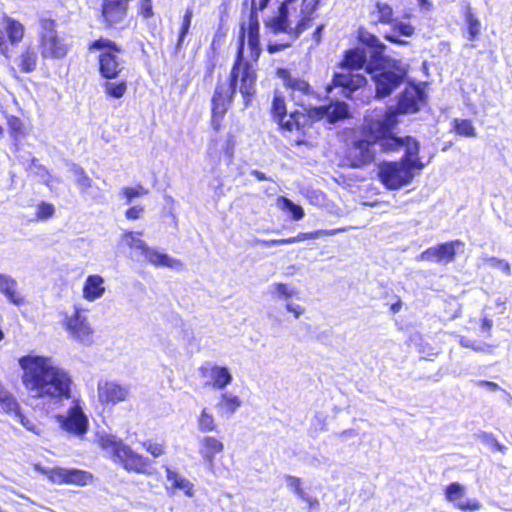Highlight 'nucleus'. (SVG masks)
I'll return each mask as SVG.
<instances>
[{"label": "nucleus", "instance_id": "f257e3e1", "mask_svg": "<svg viewBox=\"0 0 512 512\" xmlns=\"http://www.w3.org/2000/svg\"><path fill=\"white\" fill-rule=\"evenodd\" d=\"M262 53L260 23L256 9H251L247 23H241L235 57L227 78L243 98L244 107L252 103L257 93L258 61Z\"/></svg>", "mask_w": 512, "mask_h": 512}, {"label": "nucleus", "instance_id": "f03ea898", "mask_svg": "<svg viewBox=\"0 0 512 512\" xmlns=\"http://www.w3.org/2000/svg\"><path fill=\"white\" fill-rule=\"evenodd\" d=\"M270 117L278 126V130L285 136L295 135L293 144L296 146L307 145V136L312 126L326 118L329 123L348 117V106L344 102H336L332 105L303 106L302 110L294 109L288 114L285 96L275 90L270 109Z\"/></svg>", "mask_w": 512, "mask_h": 512}, {"label": "nucleus", "instance_id": "7ed1b4c3", "mask_svg": "<svg viewBox=\"0 0 512 512\" xmlns=\"http://www.w3.org/2000/svg\"><path fill=\"white\" fill-rule=\"evenodd\" d=\"M18 365L21 383L32 398L52 402L71 398L72 378L51 357L29 353L18 358Z\"/></svg>", "mask_w": 512, "mask_h": 512}, {"label": "nucleus", "instance_id": "20e7f679", "mask_svg": "<svg viewBox=\"0 0 512 512\" xmlns=\"http://www.w3.org/2000/svg\"><path fill=\"white\" fill-rule=\"evenodd\" d=\"M356 40L370 51L366 73L372 75L376 98L390 96L404 83L408 72L406 66L399 59L385 56L386 45L366 28L357 29Z\"/></svg>", "mask_w": 512, "mask_h": 512}, {"label": "nucleus", "instance_id": "39448f33", "mask_svg": "<svg viewBox=\"0 0 512 512\" xmlns=\"http://www.w3.org/2000/svg\"><path fill=\"white\" fill-rule=\"evenodd\" d=\"M89 51H99L98 71L105 80L102 84L108 98L120 99L128 90L127 79H118L124 70L125 61L122 59L123 48L115 41L99 37L88 44Z\"/></svg>", "mask_w": 512, "mask_h": 512}, {"label": "nucleus", "instance_id": "423d86ee", "mask_svg": "<svg viewBox=\"0 0 512 512\" xmlns=\"http://www.w3.org/2000/svg\"><path fill=\"white\" fill-rule=\"evenodd\" d=\"M98 447L115 464L121 466L126 472L150 476L153 474V465L150 459L136 452L122 439L104 434L96 439Z\"/></svg>", "mask_w": 512, "mask_h": 512}, {"label": "nucleus", "instance_id": "0eeeda50", "mask_svg": "<svg viewBox=\"0 0 512 512\" xmlns=\"http://www.w3.org/2000/svg\"><path fill=\"white\" fill-rule=\"evenodd\" d=\"M424 163L417 156H402L399 161L383 162L379 166L378 177L390 190H397L410 184L422 169Z\"/></svg>", "mask_w": 512, "mask_h": 512}, {"label": "nucleus", "instance_id": "6e6552de", "mask_svg": "<svg viewBox=\"0 0 512 512\" xmlns=\"http://www.w3.org/2000/svg\"><path fill=\"white\" fill-rule=\"evenodd\" d=\"M377 136L372 131H363L362 136L354 138L347 144L343 156L342 164L348 168H362L375 161L374 144L377 142Z\"/></svg>", "mask_w": 512, "mask_h": 512}, {"label": "nucleus", "instance_id": "1a4fd4ad", "mask_svg": "<svg viewBox=\"0 0 512 512\" xmlns=\"http://www.w3.org/2000/svg\"><path fill=\"white\" fill-rule=\"evenodd\" d=\"M62 326L73 341L84 346L94 343L95 330L82 308L74 306L72 314L64 316Z\"/></svg>", "mask_w": 512, "mask_h": 512}, {"label": "nucleus", "instance_id": "9d476101", "mask_svg": "<svg viewBox=\"0 0 512 512\" xmlns=\"http://www.w3.org/2000/svg\"><path fill=\"white\" fill-rule=\"evenodd\" d=\"M131 0H102L99 21L106 30H122L127 27Z\"/></svg>", "mask_w": 512, "mask_h": 512}, {"label": "nucleus", "instance_id": "9b49d317", "mask_svg": "<svg viewBox=\"0 0 512 512\" xmlns=\"http://www.w3.org/2000/svg\"><path fill=\"white\" fill-rule=\"evenodd\" d=\"M60 427L69 434L83 437L89 429V421L78 401L68 408L66 415H58Z\"/></svg>", "mask_w": 512, "mask_h": 512}, {"label": "nucleus", "instance_id": "f8f14e48", "mask_svg": "<svg viewBox=\"0 0 512 512\" xmlns=\"http://www.w3.org/2000/svg\"><path fill=\"white\" fill-rule=\"evenodd\" d=\"M366 85L367 78L364 75L348 70L334 73L326 90L330 92L332 89L338 88L342 97L351 99L354 92Z\"/></svg>", "mask_w": 512, "mask_h": 512}, {"label": "nucleus", "instance_id": "ddd939ff", "mask_svg": "<svg viewBox=\"0 0 512 512\" xmlns=\"http://www.w3.org/2000/svg\"><path fill=\"white\" fill-rule=\"evenodd\" d=\"M47 479L56 485L85 486L92 481V474L76 468L54 467L42 470Z\"/></svg>", "mask_w": 512, "mask_h": 512}, {"label": "nucleus", "instance_id": "4468645a", "mask_svg": "<svg viewBox=\"0 0 512 512\" xmlns=\"http://www.w3.org/2000/svg\"><path fill=\"white\" fill-rule=\"evenodd\" d=\"M277 76L282 80L289 98L296 104H300L303 97L314 95V89L309 82L302 77L293 75L288 69L279 68Z\"/></svg>", "mask_w": 512, "mask_h": 512}, {"label": "nucleus", "instance_id": "2eb2a0df", "mask_svg": "<svg viewBox=\"0 0 512 512\" xmlns=\"http://www.w3.org/2000/svg\"><path fill=\"white\" fill-rule=\"evenodd\" d=\"M377 136V142L384 151H398L405 147L403 156H417L419 154V143L416 139L410 136L404 138L395 136L391 133H374Z\"/></svg>", "mask_w": 512, "mask_h": 512}, {"label": "nucleus", "instance_id": "dca6fc26", "mask_svg": "<svg viewBox=\"0 0 512 512\" xmlns=\"http://www.w3.org/2000/svg\"><path fill=\"white\" fill-rule=\"evenodd\" d=\"M464 243L459 240H451L425 249L420 254V259L425 261H436L438 263H450L454 261L457 248L463 247Z\"/></svg>", "mask_w": 512, "mask_h": 512}, {"label": "nucleus", "instance_id": "f3484780", "mask_svg": "<svg viewBox=\"0 0 512 512\" xmlns=\"http://www.w3.org/2000/svg\"><path fill=\"white\" fill-rule=\"evenodd\" d=\"M424 99V91L418 85L409 84L400 93L396 107L401 114L416 113Z\"/></svg>", "mask_w": 512, "mask_h": 512}, {"label": "nucleus", "instance_id": "a211bd4d", "mask_svg": "<svg viewBox=\"0 0 512 512\" xmlns=\"http://www.w3.org/2000/svg\"><path fill=\"white\" fill-rule=\"evenodd\" d=\"M98 399L101 404L115 405L127 400L129 389L127 386L121 385L113 381L99 382L97 385Z\"/></svg>", "mask_w": 512, "mask_h": 512}, {"label": "nucleus", "instance_id": "6ab92c4d", "mask_svg": "<svg viewBox=\"0 0 512 512\" xmlns=\"http://www.w3.org/2000/svg\"><path fill=\"white\" fill-rule=\"evenodd\" d=\"M348 227H339L335 229H319L310 232H301L296 236L284 238V239H268V240H260L259 243L264 247H271L277 245H287L293 244L305 240L316 239L323 236H333L339 233L346 232Z\"/></svg>", "mask_w": 512, "mask_h": 512}, {"label": "nucleus", "instance_id": "aec40b11", "mask_svg": "<svg viewBox=\"0 0 512 512\" xmlns=\"http://www.w3.org/2000/svg\"><path fill=\"white\" fill-rule=\"evenodd\" d=\"M39 48L43 58L62 59L68 52L67 45L58 33L41 34Z\"/></svg>", "mask_w": 512, "mask_h": 512}, {"label": "nucleus", "instance_id": "412c9836", "mask_svg": "<svg viewBox=\"0 0 512 512\" xmlns=\"http://www.w3.org/2000/svg\"><path fill=\"white\" fill-rule=\"evenodd\" d=\"M235 94L236 90L230 84L218 83L211 97V112L226 114L233 103Z\"/></svg>", "mask_w": 512, "mask_h": 512}, {"label": "nucleus", "instance_id": "4be33fe9", "mask_svg": "<svg viewBox=\"0 0 512 512\" xmlns=\"http://www.w3.org/2000/svg\"><path fill=\"white\" fill-rule=\"evenodd\" d=\"M7 132L13 152H18L23 141L29 135V127L25 121L16 115H6Z\"/></svg>", "mask_w": 512, "mask_h": 512}, {"label": "nucleus", "instance_id": "5701e85b", "mask_svg": "<svg viewBox=\"0 0 512 512\" xmlns=\"http://www.w3.org/2000/svg\"><path fill=\"white\" fill-rule=\"evenodd\" d=\"M369 61L367 59L366 51L363 48H349L343 52L342 59L338 63V67L346 70H361L366 71Z\"/></svg>", "mask_w": 512, "mask_h": 512}, {"label": "nucleus", "instance_id": "b1692460", "mask_svg": "<svg viewBox=\"0 0 512 512\" xmlns=\"http://www.w3.org/2000/svg\"><path fill=\"white\" fill-rule=\"evenodd\" d=\"M224 443L214 436H204L199 445V454L211 468L215 465L216 456L224 452Z\"/></svg>", "mask_w": 512, "mask_h": 512}, {"label": "nucleus", "instance_id": "393cba45", "mask_svg": "<svg viewBox=\"0 0 512 512\" xmlns=\"http://www.w3.org/2000/svg\"><path fill=\"white\" fill-rule=\"evenodd\" d=\"M199 372L202 377H206L208 373H210L212 378V387L218 390L224 389L227 385H229L233 377L229 371V369L225 366H217L213 365L211 367L201 366L199 368Z\"/></svg>", "mask_w": 512, "mask_h": 512}, {"label": "nucleus", "instance_id": "a878e982", "mask_svg": "<svg viewBox=\"0 0 512 512\" xmlns=\"http://www.w3.org/2000/svg\"><path fill=\"white\" fill-rule=\"evenodd\" d=\"M145 259L156 267H167L178 269L182 267V262L178 259L169 257L166 253H162L157 249L147 247L142 254Z\"/></svg>", "mask_w": 512, "mask_h": 512}, {"label": "nucleus", "instance_id": "bb28decb", "mask_svg": "<svg viewBox=\"0 0 512 512\" xmlns=\"http://www.w3.org/2000/svg\"><path fill=\"white\" fill-rule=\"evenodd\" d=\"M266 26L272 33H286L290 36L292 27L289 26V12L286 3H281L278 7V14L269 19Z\"/></svg>", "mask_w": 512, "mask_h": 512}, {"label": "nucleus", "instance_id": "cd10ccee", "mask_svg": "<svg viewBox=\"0 0 512 512\" xmlns=\"http://www.w3.org/2000/svg\"><path fill=\"white\" fill-rule=\"evenodd\" d=\"M0 292L16 306L25 303V298L17 291V281L10 275L0 273Z\"/></svg>", "mask_w": 512, "mask_h": 512}, {"label": "nucleus", "instance_id": "c85d7f7f", "mask_svg": "<svg viewBox=\"0 0 512 512\" xmlns=\"http://www.w3.org/2000/svg\"><path fill=\"white\" fill-rule=\"evenodd\" d=\"M370 16L373 18L372 24L374 26L379 24L391 25L395 20L393 7L382 1L375 2L374 10L370 12Z\"/></svg>", "mask_w": 512, "mask_h": 512}, {"label": "nucleus", "instance_id": "c756f323", "mask_svg": "<svg viewBox=\"0 0 512 512\" xmlns=\"http://www.w3.org/2000/svg\"><path fill=\"white\" fill-rule=\"evenodd\" d=\"M104 279L98 275L93 274L87 276L83 286V297L88 301H94L100 298L104 292Z\"/></svg>", "mask_w": 512, "mask_h": 512}, {"label": "nucleus", "instance_id": "7c9ffc66", "mask_svg": "<svg viewBox=\"0 0 512 512\" xmlns=\"http://www.w3.org/2000/svg\"><path fill=\"white\" fill-rule=\"evenodd\" d=\"M17 67L21 73H32L37 68L38 55L35 49L27 46L16 58Z\"/></svg>", "mask_w": 512, "mask_h": 512}, {"label": "nucleus", "instance_id": "2f4dec72", "mask_svg": "<svg viewBox=\"0 0 512 512\" xmlns=\"http://www.w3.org/2000/svg\"><path fill=\"white\" fill-rule=\"evenodd\" d=\"M401 114L396 106L389 107L383 117L374 122L377 133H391L398 124V115Z\"/></svg>", "mask_w": 512, "mask_h": 512}, {"label": "nucleus", "instance_id": "473e14b6", "mask_svg": "<svg viewBox=\"0 0 512 512\" xmlns=\"http://www.w3.org/2000/svg\"><path fill=\"white\" fill-rule=\"evenodd\" d=\"M3 21L9 42L12 45L20 43L24 38L25 32L23 24L11 17H4Z\"/></svg>", "mask_w": 512, "mask_h": 512}, {"label": "nucleus", "instance_id": "72a5a7b5", "mask_svg": "<svg viewBox=\"0 0 512 512\" xmlns=\"http://www.w3.org/2000/svg\"><path fill=\"white\" fill-rule=\"evenodd\" d=\"M285 480L288 486L293 492L303 501H305L310 509L315 508L319 505V501L316 497L307 495L301 486V479L295 476L287 475Z\"/></svg>", "mask_w": 512, "mask_h": 512}, {"label": "nucleus", "instance_id": "f704fd0d", "mask_svg": "<svg viewBox=\"0 0 512 512\" xmlns=\"http://www.w3.org/2000/svg\"><path fill=\"white\" fill-rule=\"evenodd\" d=\"M317 17V14L310 12L309 10L302 8L300 11L299 20L296 25L292 27L290 37L297 39L303 32L308 30L312 26L313 20Z\"/></svg>", "mask_w": 512, "mask_h": 512}, {"label": "nucleus", "instance_id": "c9c22d12", "mask_svg": "<svg viewBox=\"0 0 512 512\" xmlns=\"http://www.w3.org/2000/svg\"><path fill=\"white\" fill-rule=\"evenodd\" d=\"M464 19L467 25L468 39L470 41L477 39L481 32V23L469 4L465 6Z\"/></svg>", "mask_w": 512, "mask_h": 512}, {"label": "nucleus", "instance_id": "e433bc0d", "mask_svg": "<svg viewBox=\"0 0 512 512\" xmlns=\"http://www.w3.org/2000/svg\"><path fill=\"white\" fill-rule=\"evenodd\" d=\"M72 172L75 178V183L81 193H87L93 188L94 182L83 167L79 165H73Z\"/></svg>", "mask_w": 512, "mask_h": 512}, {"label": "nucleus", "instance_id": "4c0bfd02", "mask_svg": "<svg viewBox=\"0 0 512 512\" xmlns=\"http://www.w3.org/2000/svg\"><path fill=\"white\" fill-rule=\"evenodd\" d=\"M192 18H193V10L191 8H187L182 17L181 26L179 28L178 39L175 44L176 51L181 50L184 45L185 37L188 35L190 27H191Z\"/></svg>", "mask_w": 512, "mask_h": 512}, {"label": "nucleus", "instance_id": "58836bf2", "mask_svg": "<svg viewBox=\"0 0 512 512\" xmlns=\"http://www.w3.org/2000/svg\"><path fill=\"white\" fill-rule=\"evenodd\" d=\"M166 477L173 489L182 490L187 495H191L193 485L187 479L182 478L177 472L169 468H166Z\"/></svg>", "mask_w": 512, "mask_h": 512}, {"label": "nucleus", "instance_id": "ea45409f", "mask_svg": "<svg viewBox=\"0 0 512 512\" xmlns=\"http://www.w3.org/2000/svg\"><path fill=\"white\" fill-rule=\"evenodd\" d=\"M19 403L13 394L0 383V408L7 414L17 411Z\"/></svg>", "mask_w": 512, "mask_h": 512}, {"label": "nucleus", "instance_id": "a19ab883", "mask_svg": "<svg viewBox=\"0 0 512 512\" xmlns=\"http://www.w3.org/2000/svg\"><path fill=\"white\" fill-rule=\"evenodd\" d=\"M198 429L202 433L213 432L217 428V424L213 415L206 408L202 409L197 418Z\"/></svg>", "mask_w": 512, "mask_h": 512}, {"label": "nucleus", "instance_id": "79ce46f5", "mask_svg": "<svg viewBox=\"0 0 512 512\" xmlns=\"http://www.w3.org/2000/svg\"><path fill=\"white\" fill-rule=\"evenodd\" d=\"M453 130L456 134L464 137H475L476 130L470 119H454L452 122Z\"/></svg>", "mask_w": 512, "mask_h": 512}, {"label": "nucleus", "instance_id": "37998d69", "mask_svg": "<svg viewBox=\"0 0 512 512\" xmlns=\"http://www.w3.org/2000/svg\"><path fill=\"white\" fill-rule=\"evenodd\" d=\"M141 235H142V232H140V231H138V232L125 231L122 234V239L125 241V244L129 248L138 249L143 254V252L146 250L148 245L142 239L139 238V236H141Z\"/></svg>", "mask_w": 512, "mask_h": 512}, {"label": "nucleus", "instance_id": "c03bdc74", "mask_svg": "<svg viewBox=\"0 0 512 512\" xmlns=\"http://www.w3.org/2000/svg\"><path fill=\"white\" fill-rule=\"evenodd\" d=\"M142 447L153 458H158L166 453V443L164 440L158 442L152 439H147L142 442Z\"/></svg>", "mask_w": 512, "mask_h": 512}, {"label": "nucleus", "instance_id": "a18cd8bd", "mask_svg": "<svg viewBox=\"0 0 512 512\" xmlns=\"http://www.w3.org/2000/svg\"><path fill=\"white\" fill-rule=\"evenodd\" d=\"M241 405L240 399L231 394L223 393L220 397L218 406L227 413H234Z\"/></svg>", "mask_w": 512, "mask_h": 512}, {"label": "nucleus", "instance_id": "49530a36", "mask_svg": "<svg viewBox=\"0 0 512 512\" xmlns=\"http://www.w3.org/2000/svg\"><path fill=\"white\" fill-rule=\"evenodd\" d=\"M55 207L53 204L48 202H40L37 205V210L35 212V219L37 221H44L50 219L54 216Z\"/></svg>", "mask_w": 512, "mask_h": 512}, {"label": "nucleus", "instance_id": "de8ad7c7", "mask_svg": "<svg viewBox=\"0 0 512 512\" xmlns=\"http://www.w3.org/2000/svg\"><path fill=\"white\" fill-rule=\"evenodd\" d=\"M445 498L450 502H455L457 499L463 497L465 490L464 487L458 482H452L445 487Z\"/></svg>", "mask_w": 512, "mask_h": 512}, {"label": "nucleus", "instance_id": "09e8293b", "mask_svg": "<svg viewBox=\"0 0 512 512\" xmlns=\"http://www.w3.org/2000/svg\"><path fill=\"white\" fill-rule=\"evenodd\" d=\"M121 194L126 199V202L129 203L134 198L148 194V190L145 189L141 184H137L134 187H124L121 190Z\"/></svg>", "mask_w": 512, "mask_h": 512}, {"label": "nucleus", "instance_id": "8fccbe9b", "mask_svg": "<svg viewBox=\"0 0 512 512\" xmlns=\"http://www.w3.org/2000/svg\"><path fill=\"white\" fill-rule=\"evenodd\" d=\"M281 201L283 203V208L287 209L291 213L294 220H300L304 217V210L301 206L293 203L286 197H281Z\"/></svg>", "mask_w": 512, "mask_h": 512}, {"label": "nucleus", "instance_id": "3c124183", "mask_svg": "<svg viewBox=\"0 0 512 512\" xmlns=\"http://www.w3.org/2000/svg\"><path fill=\"white\" fill-rule=\"evenodd\" d=\"M137 14L143 19H150L154 16L153 1L139 0L137 3Z\"/></svg>", "mask_w": 512, "mask_h": 512}, {"label": "nucleus", "instance_id": "603ef678", "mask_svg": "<svg viewBox=\"0 0 512 512\" xmlns=\"http://www.w3.org/2000/svg\"><path fill=\"white\" fill-rule=\"evenodd\" d=\"M393 31L399 36L411 37L415 34V27L408 22H393L391 24Z\"/></svg>", "mask_w": 512, "mask_h": 512}, {"label": "nucleus", "instance_id": "864d4df0", "mask_svg": "<svg viewBox=\"0 0 512 512\" xmlns=\"http://www.w3.org/2000/svg\"><path fill=\"white\" fill-rule=\"evenodd\" d=\"M12 414L18 419V421L29 431L35 432L37 426L32 419L24 415L21 411L20 405L17 407V411H13Z\"/></svg>", "mask_w": 512, "mask_h": 512}, {"label": "nucleus", "instance_id": "5fc2aeb1", "mask_svg": "<svg viewBox=\"0 0 512 512\" xmlns=\"http://www.w3.org/2000/svg\"><path fill=\"white\" fill-rule=\"evenodd\" d=\"M235 145V135L232 133H228L223 146V154L228 160H232L234 157Z\"/></svg>", "mask_w": 512, "mask_h": 512}, {"label": "nucleus", "instance_id": "6e6d98bb", "mask_svg": "<svg viewBox=\"0 0 512 512\" xmlns=\"http://www.w3.org/2000/svg\"><path fill=\"white\" fill-rule=\"evenodd\" d=\"M455 507L463 512H473L481 508V504L478 500L472 499L465 502L455 503Z\"/></svg>", "mask_w": 512, "mask_h": 512}, {"label": "nucleus", "instance_id": "4d7b16f0", "mask_svg": "<svg viewBox=\"0 0 512 512\" xmlns=\"http://www.w3.org/2000/svg\"><path fill=\"white\" fill-rule=\"evenodd\" d=\"M226 114L211 112L210 127L214 133H219L223 128V121Z\"/></svg>", "mask_w": 512, "mask_h": 512}, {"label": "nucleus", "instance_id": "13d9d810", "mask_svg": "<svg viewBox=\"0 0 512 512\" xmlns=\"http://www.w3.org/2000/svg\"><path fill=\"white\" fill-rule=\"evenodd\" d=\"M274 289L280 297L286 299L291 298L295 294V291L293 289L289 288L287 284L281 282L275 283Z\"/></svg>", "mask_w": 512, "mask_h": 512}, {"label": "nucleus", "instance_id": "bf43d9fd", "mask_svg": "<svg viewBox=\"0 0 512 512\" xmlns=\"http://www.w3.org/2000/svg\"><path fill=\"white\" fill-rule=\"evenodd\" d=\"M143 213H144V207L142 205H135V206L129 207L125 211V217L128 220H137L142 217Z\"/></svg>", "mask_w": 512, "mask_h": 512}, {"label": "nucleus", "instance_id": "052dcab7", "mask_svg": "<svg viewBox=\"0 0 512 512\" xmlns=\"http://www.w3.org/2000/svg\"><path fill=\"white\" fill-rule=\"evenodd\" d=\"M40 26L43 30L41 34H52L57 33L56 31V21L51 18H42L40 20Z\"/></svg>", "mask_w": 512, "mask_h": 512}, {"label": "nucleus", "instance_id": "680f3d73", "mask_svg": "<svg viewBox=\"0 0 512 512\" xmlns=\"http://www.w3.org/2000/svg\"><path fill=\"white\" fill-rule=\"evenodd\" d=\"M489 261L493 266L500 268L505 274H507V275L511 274L510 264L506 260L492 257V258H490Z\"/></svg>", "mask_w": 512, "mask_h": 512}, {"label": "nucleus", "instance_id": "e2e57ef3", "mask_svg": "<svg viewBox=\"0 0 512 512\" xmlns=\"http://www.w3.org/2000/svg\"><path fill=\"white\" fill-rule=\"evenodd\" d=\"M324 28H325V24L321 23L316 26L315 30L311 34V38L316 45H319L322 41V32H323Z\"/></svg>", "mask_w": 512, "mask_h": 512}, {"label": "nucleus", "instance_id": "0e129e2a", "mask_svg": "<svg viewBox=\"0 0 512 512\" xmlns=\"http://www.w3.org/2000/svg\"><path fill=\"white\" fill-rule=\"evenodd\" d=\"M290 46L289 43H269L267 45V51L270 53V54H273V53H276V52H279V51H282V50H285L286 48H288Z\"/></svg>", "mask_w": 512, "mask_h": 512}, {"label": "nucleus", "instance_id": "69168bd1", "mask_svg": "<svg viewBox=\"0 0 512 512\" xmlns=\"http://www.w3.org/2000/svg\"><path fill=\"white\" fill-rule=\"evenodd\" d=\"M384 38H385V40H387L390 43L395 44V45L404 46V45L408 44L407 41L401 39L398 35H395V34L386 33L384 35Z\"/></svg>", "mask_w": 512, "mask_h": 512}, {"label": "nucleus", "instance_id": "338daca9", "mask_svg": "<svg viewBox=\"0 0 512 512\" xmlns=\"http://www.w3.org/2000/svg\"><path fill=\"white\" fill-rule=\"evenodd\" d=\"M460 343L464 347L472 348L475 351H482L484 349L482 344L476 343L475 341H471L465 337L461 338Z\"/></svg>", "mask_w": 512, "mask_h": 512}, {"label": "nucleus", "instance_id": "774afa93", "mask_svg": "<svg viewBox=\"0 0 512 512\" xmlns=\"http://www.w3.org/2000/svg\"><path fill=\"white\" fill-rule=\"evenodd\" d=\"M476 384L478 386L486 387V388H488L491 391H498V390H500V386L496 382H493V381L478 380L476 382Z\"/></svg>", "mask_w": 512, "mask_h": 512}]
</instances>
